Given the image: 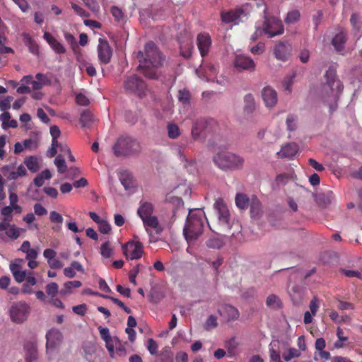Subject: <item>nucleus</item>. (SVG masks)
I'll return each instance as SVG.
<instances>
[{"mask_svg": "<svg viewBox=\"0 0 362 362\" xmlns=\"http://www.w3.org/2000/svg\"><path fill=\"white\" fill-rule=\"evenodd\" d=\"M110 13L117 22H121L124 20V15L122 9L116 6H113L110 8Z\"/></svg>", "mask_w": 362, "mask_h": 362, "instance_id": "nucleus-46", "label": "nucleus"}, {"mask_svg": "<svg viewBox=\"0 0 362 362\" xmlns=\"http://www.w3.org/2000/svg\"><path fill=\"white\" fill-rule=\"evenodd\" d=\"M43 256L47 259L49 267L52 269H58L63 267L64 264L57 258V252L51 248L45 249Z\"/></svg>", "mask_w": 362, "mask_h": 362, "instance_id": "nucleus-17", "label": "nucleus"}, {"mask_svg": "<svg viewBox=\"0 0 362 362\" xmlns=\"http://www.w3.org/2000/svg\"><path fill=\"white\" fill-rule=\"evenodd\" d=\"M119 181H132V177L131 173L125 169H119L117 172Z\"/></svg>", "mask_w": 362, "mask_h": 362, "instance_id": "nucleus-58", "label": "nucleus"}, {"mask_svg": "<svg viewBox=\"0 0 362 362\" xmlns=\"http://www.w3.org/2000/svg\"><path fill=\"white\" fill-rule=\"evenodd\" d=\"M146 347L151 354H156L158 345L153 339H148L146 341Z\"/></svg>", "mask_w": 362, "mask_h": 362, "instance_id": "nucleus-64", "label": "nucleus"}, {"mask_svg": "<svg viewBox=\"0 0 362 362\" xmlns=\"http://www.w3.org/2000/svg\"><path fill=\"white\" fill-rule=\"evenodd\" d=\"M83 4L93 12H98L100 6L96 0H82Z\"/></svg>", "mask_w": 362, "mask_h": 362, "instance_id": "nucleus-62", "label": "nucleus"}, {"mask_svg": "<svg viewBox=\"0 0 362 362\" xmlns=\"http://www.w3.org/2000/svg\"><path fill=\"white\" fill-rule=\"evenodd\" d=\"M43 183L44 182H34V185L30 187V195L33 199L41 200L43 199Z\"/></svg>", "mask_w": 362, "mask_h": 362, "instance_id": "nucleus-30", "label": "nucleus"}, {"mask_svg": "<svg viewBox=\"0 0 362 362\" xmlns=\"http://www.w3.org/2000/svg\"><path fill=\"white\" fill-rule=\"evenodd\" d=\"M295 77L296 74L293 73L291 76H287L282 83L284 90L288 91V93L291 92V86L293 83V80Z\"/></svg>", "mask_w": 362, "mask_h": 362, "instance_id": "nucleus-55", "label": "nucleus"}, {"mask_svg": "<svg viewBox=\"0 0 362 362\" xmlns=\"http://www.w3.org/2000/svg\"><path fill=\"white\" fill-rule=\"evenodd\" d=\"M233 64L234 66L240 71L246 70L253 71L255 69V63L254 61L250 57L243 54L236 55Z\"/></svg>", "mask_w": 362, "mask_h": 362, "instance_id": "nucleus-15", "label": "nucleus"}, {"mask_svg": "<svg viewBox=\"0 0 362 362\" xmlns=\"http://www.w3.org/2000/svg\"><path fill=\"white\" fill-rule=\"evenodd\" d=\"M262 99L267 107H274L278 101L276 90L271 87H265L262 91Z\"/></svg>", "mask_w": 362, "mask_h": 362, "instance_id": "nucleus-19", "label": "nucleus"}, {"mask_svg": "<svg viewBox=\"0 0 362 362\" xmlns=\"http://www.w3.org/2000/svg\"><path fill=\"white\" fill-rule=\"evenodd\" d=\"M291 45L288 42H279L274 49V54L278 60L286 62L291 56Z\"/></svg>", "mask_w": 362, "mask_h": 362, "instance_id": "nucleus-14", "label": "nucleus"}, {"mask_svg": "<svg viewBox=\"0 0 362 362\" xmlns=\"http://www.w3.org/2000/svg\"><path fill=\"white\" fill-rule=\"evenodd\" d=\"M297 120L298 117L296 115H288L286 120L287 130L290 132L296 130L297 128Z\"/></svg>", "mask_w": 362, "mask_h": 362, "instance_id": "nucleus-42", "label": "nucleus"}, {"mask_svg": "<svg viewBox=\"0 0 362 362\" xmlns=\"http://www.w3.org/2000/svg\"><path fill=\"white\" fill-rule=\"evenodd\" d=\"M262 30L269 37L281 35L284 31L281 21L276 18H267L264 21Z\"/></svg>", "mask_w": 362, "mask_h": 362, "instance_id": "nucleus-9", "label": "nucleus"}, {"mask_svg": "<svg viewBox=\"0 0 362 362\" xmlns=\"http://www.w3.org/2000/svg\"><path fill=\"white\" fill-rule=\"evenodd\" d=\"M315 201L320 205H327L331 203L332 199V193L329 192L327 194H313Z\"/></svg>", "mask_w": 362, "mask_h": 362, "instance_id": "nucleus-37", "label": "nucleus"}, {"mask_svg": "<svg viewBox=\"0 0 362 362\" xmlns=\"http://www.w3.org/2000/svg\"><path fill=\"white\" fill-rule=\"evenodd\" d=\"M44 40L48 43L50 47L56 54H65L66 49L62 42L57 40L48 32H45L43 35Z\"/></svg>", "mask_w": 362, "mask_h": 362, "instance_id": "nucleus-18", "label": "nucleus"}, {"mask_svg": "<svg viewBox=\"0 0 362 362\" xmlns=\"http://www.w3.org/2000/svg\"><path fill=\"white\" fill-rule=\"evenodd\" d=\"M54 164L57 166V170L59 173H64L68 170L65 160L62 154H59L56 157L54 160Z\"/></svg>", "mask_w": 362, "mask_h": 362, "instance_id": "nucleus-40", "label": "nucleus"}, {"mask_svg": "<svg viewBox=\"0 0 362 362\" xmlns=\"http://www.w3.org/2000/svg\"><path fill=\"white\" fill-rule=\"evenodd\" d=\"M23 43L28 47L29 51L36 55L39 54V47L35 40L27 33L22 34Z\"/></svg>", "mask_w": 362, "mask_h": 362, "instance_id": "nucleus-27", "label": "nucleus"}, {"mask_svg": "<svg viewBox=\"0 0 362 362\" xmlns=\"http://www.w3.org/2000/svg\"><path fill=\"white\" fill-rule=\"evenodd\" d=\"M98 42L97 51L99 62L102 64H107L112 56V49L105 38H99Z\"/></svg>", "mask_w": 362, "mask_h": 362, "instance_id": "nucleus-10", "label": "nucleus"}, {"mask_svg": "<svg viewBox=\"0 0 362 362\" xmlns=\"http://www.w3.org/2000/svg\"><path fill=\"white\" fill-rule=\"evenodd\" d=\"M140 144L137 140L128 136H122L112 146L115 156H126L135 154L140 151Z\"/></svg>", "mask_w": 362, "mask_h": 362, "instance_id": "nucleus-5", "label": "nucleus"}, {"mask_svg": "<svg viewBox=\"0 0 362 362\" xmlns=\"http://www.w3.org/2000/svg\"><path fill=\"white\" fill-rule=\"evenodd\" d=\"M59 286L55 282H52L46 286V293L48 296L54 297L58 293Z\"/></svg>", "mask_w": 362, "mask_h": 362, "instance_id": "nucleus-57", "label": "nucleus"}, {"mask_svg": "<svg viewBox=\"0 0 362 362\" xmlns=\"http://www.w3.org/2000/svg\"><path fill=\"white\" fill-rule=\"evenodd\" d=\"M340 272L348 278H358L362 279V272L351 269H341Z\"/></svg>", "mask_w": 362, "mask_h": 362, "instance_id": "nucleus-51", "label": "nucleus"}, {"mask_svg": "<svg viewBox=\"0 0 362 362\" xmlns=\"http://www.w3.org/2000/svg\"><path fill=\"white\" fill-rule=\"evenodd\" d=\"M269 357L272 361L281 362L280 351L278 349V342L272 341L269 344Z\"/></svg>", "mask_w": 362, "mask_h": 362, "instance_id": "nucleus-34", "label": "nucleus"}, {"mask_svg": "<svg viewBox=\"0 0 362 362\" xmlns=\"http://www.w3.org/2000/svg\"><path fill=\"white\" fill-rule=\"evenodd\" d=\"M46 348L48 350L50 348L55 347L57 344H59L62 339V333L57 329H50L46 334Z\"/></svg>", "mask_w": 362, "mask_h": 362, "instance_id": "nucleus-22", "label": "nucleus"}, {"mask_svg": "<svg viewBox=\"0 0 362 362\" xmlns=\"http://www.w3.org/2000/svg\"><path fill=\"white\" fill-rule=\"evenodd\" d=\"M100 254L105 258H109L112 255V249L108 242H106L101 245Z\"/></svg>", "mask_w": 362, "mask_h": 362, "instance_id": "nucleus-53", "label": "nucleus"}, {"mask_svg": "<svg viewBox=\"0 0 362 362\" xmlns=\"http://www.w3.org/2000/svg\"><path fill=\"white\" fill-rule=\"evenodd\" d=\"M153 211V205L151 203L144 202L138 209L137 214L142 219L143 218H145V216L147 217L148 216H151Z\"/></svg>", "mask_w": 362, "mask_h": 362, "instance_id": "nucleus-35", "label": "nucleus"}, {"mask_svg": "<svg viewBox=\"0 0 362 362\" xmlns=\"http://www.w3.org/2000/svg\"><path fill=\"white\" fill-rule=\"evenodd\" d=\"M98 224L99 231L103 234H107L111 230V226L107 221L102 219Z\"/></svg>", "mask_w": 362, "mask_h": 362, "instance_id": "nucleus-61", "label": "nucleus"}, {"mask_svg": "<svg viewBox=\"0 0 362 362\" xmlns=\"http://www.w3.org/2000/svg\"><path fill=\"white\" fill-rule=\"evenodd\" d=\"M66 177L73 181H87L86 179L81 176L80 170L78 168L71 167L67 170Z\"/></svg>", "mask_w": 362, "mask_h": 362, "instance_id": "nucleus-36", "label": "nucleus"}, {"mask_svg": "<svg viewBox=\"0 0 362 362\" xmlns=\"http://www.w3.org/2000/svg\"><path fill=\"white\" fill-rule=\"evenodd\" d=\"M214 164L222 170H237L243 168L245 159L235 153L228 151H221L213 157Z\"/></svg>", "mask_w": 362, "mask_h": 362, "instance_id": "nucleus-4", "label": "nucleus"}, {"mask_svg": "<svg viewBox=\"0 0 362 362\" xmlns=\"http://www.w3.org/2000/svg\"><path fill=\"white\" fill-rule=\"evenodd\" d=\"M217 326V318L214 315H210L206 322H205V329H211L212 328H214Z\"/></svg>", "mask_w": 362, "mask_h": 362, "instance_id": "nucleus-63", "label": "nucleus"}, {"mask_svg": "<svg viewBox=\"0 0 362 362\" xmlns=\"http://www.w3.org/2000/svg\"><path fill=\"white\" fill-rule=\"evenodd\" d=\"M146 232L149 235L150 242H156L158 238L153 234V231L158 233V219L156 216H148L142 218Z\"/></svg>", "mask_w": 362, "mask_h": 362, "instance_id": "nucleus-13", "label": "nucleus"}, {"mask_svg": "<svg viewBox=\"0 0 362 362\" xmlns=\"http://www.w3.org/2000/svg\"><path fill=\"white\" fill-rule=\"evenodd\" d=\"M82 285L81 282L80 281H66L64 286V290H62V294H65L67 292H69L71 288H79L81 287Z\"/></svg>", "mask_w": 362, "mask_h": 362, "instance_id": "nucleus-49", "label": "nucleus"}, {"mask_svg": "<svg viewBox=\"0 0 362 362\" xmlns=\"http://www.w3.org/2000/svg\"><path fill=\"white\" fill-rule=\"evenodd\" d=\"M25 349L26 351V362H35L37 356V351L35 344L33 342L26 344L25 345Z\"/></svg>", "mask_w": 362, "mask_h": 362, "instance_id": "nucleus-32", "label": "nucleus"}, {"mask_svg": "<svg viewBox=\"0 0 362 362\" xmlns=\"http://www.w3.org/2000/svg\"><path fill=\"white\" fill-rule=\"evenodd\" d=\"M298 151V146L296 143H289L283 146L277 153L280 158H292Z\"/></svg>", "mask_w": 362, "mask_h": 362, "instance_id": "nucleus-24", "label": "nucleus"}, {"mask_svg": "<svg viewBox=\"0 0 362 362\" xmlns=\"http://www.w3.org/2000/svg\"><path fill=\"white\" fill-rule=\"evenodd\" d=\"M206 221L204 211L200 209H190L183 228V234L188 243L194 241L202 233Z\"/></svg>", "mask_w": 362, "mask_h": 362, "instance_id": "nucleus-3", "label": "nucleus"}, {"mask_svg": "<svg viewBox=\"0 0 362 362\" xmlns=\"http://www.w3.org/2000/svg\"><path fill=\"white\" fill-rule=\"evenodd\" d=\"M300 356V352L295 349V348H290L287 351H285L282 354L283 358L286 361H289L293 358H297Z\"/></svg>", "mask_w": 362, "mask_h": 362, "instance_id": "nucleus-43", "label": "nucleus"}, {"mask_svg": "<svg viewBox=\"0 0 362 362\" xmlns=\"http://www.w3.org/2000/svg\"><path fill=\"white\" fill-rule=\"evenodd\" d=\"M297 177L293 170H290L288 173L280 174L277 175L276 181H293L296 180Z\"/></svg>", "mask_w": 362, "mask_h": 362, "instance_id": "nucleus-47", "label": "nucleus"}, {"mask_svg": "<svg viewBox=\"0 0 362 362\" xmlns=\"http://www.w3.org/2000/svg\"><path fill=\"white\" fill-rule=\"evenodd\" d=\"M177 42L180 45V54L186 59L189 58L193 49L192 39L190 35L187 32L180 33L177 37Z\"/></svg>", "mask_w": 362, "mask_h": 362, "instance_id": "nucleus-12", "label": "nucleus"}, {"mask_svg": "<svg viewBox=\"0 0 362 362\" xmlns=\"http://www.w3.org/2000/svg\"><path fill=\"white\" fill-rule=\"evenodd\" d=\"M30 312V305L25 301L15 302L9 308L11 320L16 324L25 322L28 320Z\"/></svg>", "mask_w": 362, "mask_h": 362, "instance_id": "nucleus-6", "label": "nucleus"}, {"mask_svg": "<svg viewBox=\"0 0 362 362\" xmlns=\"http://www.w3.org/2000/svg\"><path fill=\"white\" fill-rule=\"evenodd\" d=\"M245 12L242 8H237L227 12H222L221 17L223 22L226 23H235L242 16H245Z\"/></svg>", "mask_w": 362, "mask_h": 362, "instance_id": "nucleus-20", "label": "nucleus"}, {"mask_svg": "<svg viewBox=\"0 0 362 362\" xmlns=\"http://www.w3.org/2000/svg\"><path fill=\"white\" fill-rule=\"evenodd\" d=\"M337 336L338 340L334 342V346L337 349L342 348L344 343L347 341L348 338L344 336V332L340 327H338L337 329Z\"/></svg>", "mask_w": 362, "mask_h": 362, "instance_id": "nucleus-44", "label": "nucleus"}, {"mask_svg": "<svg viewBox=\"0 0 362 362\" xmlns=\"http://www.w3.org/2000/svg\"><path fill=\"white\" fill-rule=\"evenodd\" d=\"M244 103L245 112L250 114L255 111L256 108V104L254 96L251 93H248L244 97Z\"/></svg>", "mask_w": 362, "mask_h": 362, "instance_id": "nucleus-33", "label": "nucleus"}, {"mask_svg": "<svg viewBox=\"0 0 362 362\" xmlns=\"http://www.w3.org/2000/svg\"><path fill=\"white\" fill-rule=\"evenodd\" d=\"M300 18V13L299 11L294 10L289 11L287 13L286 18H285V22L286 23H293L298 21Z\"/></svg>", "mask_w": 362, "mask_h": 362, "instance_id": "nucleus-54", "label": "nucleus"}, {"mask_svg": "<svg viewBox=\"0 0 362 362\" xmlns=\"http://www.w3.org/2000/svg\"><path fill=\"white\" fill-rule=\"evenodd\" d=\"M24 164L28 169L33 173H37L40 169V159L35 156L26 157L24 160Z\"/></svg>", "mask_w": 362, "mask_h": 362, "instance_id": "nucleus-26", "label": "nucleus"}, {"mask_svg": "<svg viewBox=\"0 0 362 362\" xmlns=\"http://www.w3.org/2000/svg\"><path fill=\"white\" fill-rule=\"evenodd\" d=\"M218 313L229 321L237 320L239 317L238 310L230 305H223L218 310Z\"/></svg>", "mask_w": 362, "mask_h": 362, "instance_id": "nucleus-23", "label": "nucleus"}, {"mask_svg": "<svg viewBox=\"0 0 362 362\" xmlns=\"http://www.w3.org/2000/svg\"><path fill=\"white\" fill-rule=\"evenodd\" d=\"M346 42V35L343 32L337 34L332 40V44L337 52H341Z\"/></svg>", "mask_w": 362, "mask_h": 362, "instance_id": "nucleus-31", "label": "nucleus"}, {"mask_svg": "<svg viewBox=\"0 0 362 362\" xmlns=\"http://www.w3.org/2000/svg\"><path fill=\"white\" fill-rule=\"evenodd\" d=\"M119 194L122 196H129L134 193L137 186L136 182H118Z\"/></svg>", "mask_w": 362, "mask_h": 362, "instance_id": "nucleus-29", "label": "nucleus"}, {"mask_svg": "<svg viewBox=\"0 0 362 362\" xmlns=\"http://www.w3.org/2000/svg\"><path fill=\"white\" fill-rule=\"evenodd\" d=\"M167 129H168V135L170 139H176L180 134V129H179L178 126L174 123L168 124Z\"/></svg>", "mask_w": 362, "mask_h": 362, "instance_id": "nucleus-41", "label": "nucleus"}, {"mask_svg": "<svg viewBox=\"0 0 362 362\" xmlns=\"http://www.w3.org/2000/svg\"><path fill=\"white\" fill-rule=\"evenodd\" d=\"M211 38L206 33H202L197 35V45L202 57L208 55L211 47Z\"/></svg>", "mask_w": 362, "mask_h": 362, "instance_id": "nucleus-16", "label": "nucleus"}, {"mask_svg": "<svg viewBox=\"0 0 362 362\" xmlns=\"http://www.w3.org/2000/svg\"><path fill=\"white\" fill-rule=\"evenodd\" d=\"M180 156L185 160V167L188 170L189 173L194 174L197 171V165L194 160H188L185 158V156L183 155H180Z\"/></svg>", "mask_w": 362, "mask_h": 362, "instance_id": "nucleus-56", "label": "nucleus"}, {"mask_svg": "<svg viewBox=\"0 0 362 362\" xmlns=\"http://www.w3.org/2000/svg\"><path fill=\"white\" fill-rule=\"evenodd\" d=\"M23 81H25V83L27 84H30L33 90H40L42 88V83L39 82L37 80H33L32 76H25Z\"/></svg>", "mask_w": 362, "mask_h": 362, "instance_id": "nucleus-50", "label": "nucleus"}, {"mask_svg": "<svg viewBox=\"0 0 362 362\" xmlns=\"http://www.w3.org/2000/svg\"><path fill=\"white\" fill-rule=\"evenodd\" d=\"M206 245L211 248L219 249L222 247L223 243L219 238H214L206 242Z\"/></svg>", "mask_w": 362, "mask_h": 362, "instance_id": "nucleus-59", "label": "nucleus"}, {"mask_svg": "<svg viewBox=\"0 0 362 362\" xmlns=\"http://www.w3.org/2000/svg\"><path fill=\"white\" fill-rule=\"evenodd\" d=\"M326 84L324 86V102L327 103L329 112L332 114L338 107V100L344 86L341 81L337 76L336 70L330 67L325 73Z\"/></svg>", "mask_w": 362, "mask_h": 362, "instance_id": "nucleus-2", "label": "nucleus"}, {"mask_svg": "<svg viewBox=\"0 0 362 362\" xmlns=\"http://www.w3.org/2000/svg\"><path fill=\"white\" fill-rule=\"evenodd\" d=\"M71 6L74 12L79 16L82 18H88L90 16V13L83 9L82 7L79 6L74 2H71Z\"/></svg>", "mask_w": 362, "mask_h": 362, "instance_id": "nucleus-52", "label": "nucleus"}, {"mask_svg": "<svg viewBox=\"0 0 362 362\" xmlns=\"http://www.w3.org/2000/svg\"><path fill=\"white\" fill-rule=\"evenodd\" d=\"M52 178V173L49 170H45L39 173L33 181H44Z\"/></svg>", "mask_w": 362, "mask_h": 362, "instance_id": "nucleus-60", "label": "nucleus"}, {"mask_svg": "<svg viewBox=\"0 0 362 362\" xmlns=\"http://www.w3.org/2000/svg\"><path fill=\"white\" fill-rule=\"evenodd\" d=\"M11 220L4 218V221L0 222V239L5 240L9 238L11 240H16L24 232V229L17 227L14 224L9 223Z\"/></svg>", "mask_w": 362, "mask_h": 362, "instance_id": "nucleus-8", "label": "nucleus"}, {"mask_svg": "<svg viewBox=\"0 0 362 362\" xmlns=\"http://www.w3.org/2000/svg\"><path fill=\"white\" fill-rule=\"evenodd\" d=\"M214 208L218 211L219 221L223 224H227L230 214L223 199H217L214 204Z\"/></svg>", "mask_w": 362, "mask_h": 362, "instance_id": "nucleus-21", "label": "nucleus"}, {"mask_svg": "<svg viewBox=\"0 0 362 362\" xmlns=\"http://www.w3.org/2000/svg\"><path fill=\"white\" fill-rule=\"evenodd\" d=\"M266 304L269 308L272 309H277L281 307V302L277 296L271 294L267 297Z\"/></svg>", "mask_w": 362, "mask_h": 362, "instance_id": "nucleus-38", "label": "nucleus"}, {"mask_svg": "<svg viewBox=\"0 0 362 362\" xmlns=\"http://www.w3.org/2000/svg\"><path fill=\"white\" fill-rule=\"evenodd\" d=\"M76 271L83 273L84 269L82 264L78 261H73L70 267L64 269V274L66 277L72 279L76 276Z\"/></svg>", "mask_w": 362, "mask_h": 362, "instance_id": "nucleus-28", "label": "nucleus"}, {"mask_svg": "<svg viewBox=\"0 0 362 362\" xmlns=\"http://www.w3.org/2000/svg\"><path fill=\"white\" fill-rule=\"evenodd\" d=\"M177 98L180 103L185 105L189 103L191 95L187 89L183 88L178 91Z\"/></svg>", "mask_w": 362, "mask_h": 362, "instance_id": "nucleus-45", "label": "nucleus"}, {"mask_svg": "<svg viewBox=\"0 0 362 362\" xmlns=\"http://www.w3.org/2000/svg\"><path fill=\"white\" fill-rule=\"evenodd\" d=\"M249 199L242 193H238L235 196V204L241 209H245L248 206Z\"/></svg>", "mask_w": 362, "mask_h": 362, "instance_id": "nucleus-39", "label": "nucleus"}, {"mask_svg": "<svg viewBox=\"0 0 362 362\" xmlns=\"http://www.w3.org/2000/svg\"><path fill=\"white\" fill-rule=\"evenodd\" d=\"M207 122L204 119H197L192 126L191 134L194 139H197L206 128Z\"/></svg>", "mask_w": 362, "mask_h": 362, "instance_id": "nucleus-25", "label": "nucleus"}, {"mask_svg": "<svg viewBox=\"0 0 362 362\" xmlns=\"http://www.w3.org/2000/svg\"><path fill=\"white\" fill-rule=\"evenodd\" d=\"M50 134L52 137V145L58 146L57 139L60 136L61 134L59 128L56 125L52 126L50 127Z\"/></svg>", "mask_w": 362, "mask_h": 362, "instance_id": "nucleus-48", "label": "nucleus"}, {"mask_svg": "<svg viewBox=\"0 0 362 362\" xmlns=\"http://www.w3.org/2000/svg\"><path fill=\"white\" fill-rule=\"evenodd\" d=\"M144 247L139 241H129L122 247L124 255L130 259H137L141 257Z\"/></svg>", "mask_w": 362, "mask_h": 362, "instance_id": "nucleus-11", "label": "nucleus"}, {"mask_svg": "<svg viewBox=\"0 0 362 362\" xmlns=\"http://www.w3.org/2000/svg\"><path fill=\"white\" fill-rule=\"evenodd\" d=\"M136 57L139 62L138 69L142 70L144 75L148 78L156 79L158 66L156 45L148 42L145 45L144 51H139Z\"/></svg>", "mask_w": 362, "mask_h": 362, "instance_id": "nucleus-1", "label": "nucleus"}, {"mask_svg": "<svg viewBox=\"0 0 362 362\" xmlns=\"http://www.w3.org/2000/svg\"><path fill=\"white\" fill-rule=\"evenodd\" d=\"M124 88L127 92L134 93L140 98L145 95L146 90L145 82L135 74L129 76L125 78L124 81Z\"/></svg>", "mask_w": 362, "mask_h": 362, "instance_id": "nucleus-7", "label": "nucleus"}]
</instances>
